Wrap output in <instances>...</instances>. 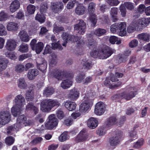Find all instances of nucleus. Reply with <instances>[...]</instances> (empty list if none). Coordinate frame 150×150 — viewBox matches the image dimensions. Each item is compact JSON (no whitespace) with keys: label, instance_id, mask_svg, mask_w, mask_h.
Instances as JSON below:
<instances>
[{"label":"nucleus","instance_id":"nucleus-1","mask_svg":"<svg viewBox=\"0 0 150 150\" xmlns=\"http://www.w3.org/2000/svg\"><path fill=\"white\" fill-rule=\"evenodd\" d=\"M114 52L112 48L105 45L102 46L97 50H93L91 52V56L94 58L99 57L103 59L110 57Z\"/></svg>","mask_w":150,"mask_h":150},{"label":"nucleus","instance_id":"nucleus-2","mask_svg":"<svg viewBox=\"0 0 150 150\" xmlns=\"http://www.w3.org/2000/svg\"><path fill=\"white\" fill-rule=\"evenodd\" d=\"M60 105V103L57 100L45 99L42 101L40 103V110L43 112H48L54 107H57Z\"/></svg>","mask_w":150,"mask_h":150},{"label":"nucleus","instance_id":"nucleus-3","mask_svg":"<svg viewBox=\"0 0 150 150\" xmlns=\"http://www.w3.org/2000/svg\"><path fill=\"white\" fill-rule=\"evenodd\" d=\"M110 30L113 33L117 32L118 34L120 36H125L127 33L126 23H115L111 26Z\"/></svg>","mask_w":150,"mask_h":150},{"label":"nucleus","instance_id":"nucleus-4","mask_svg":"<svg viewBox=\"0 0 150 150\" xmlns=\"http://www.w3.org/2000/svg\"><path fill=\"white\" fill-rule=\"evenodd\" d=\"M62 37L64 41L76 42L77 45L78 47L82 46L84 44L83 40L79 37L69 35L67 32L63 33Z\"/></svg>","mask_w":150,"mask_h":150},{"label":"nucleus","instance_id":"nucleus-5","mask_svg":"<svg viewBox=\"0 0 150 150\" xmlns=\"http://www.w3.org/2000/svg\"><path fill=\"white\" fill-rule=\"evenodd\" d=\"M137 91L134 90V87H130L127 88L126 90L119 94V96L128 100L135 96L137 94Z\"/></svg>","mask_w":150,"mask_h":150},{"label":"nucleus","instance_id":"nucleus-6","mask_svg":"<svg viewBox=\"0 0 150 150\" xmlns=\"http://www.w3.org/2000/svg\"><path fill=\"white\" fill-rule=\"evenodd\" d=\"M49 120L45 125L46 129L51 130L56 127L58 124V120L54 114H51L49 116Z\"/></svg>","mask_w":150,"mask_h":150},{"label":"nucleus","instance_id":"nucleus-7","mask_svg":"<svg viewBox=\"0 0 150 150\" xmlns=\"http://www.w3.org/2000/svg\"><path fill=\"white\" fill-rule=\"evenodd\" d=\"M78 21V23L74 25V30L76 31L80 35H83L86 31V24L82 20Z\"/></svg>","mask_w":150,"mask_h":150},{"label":"nucleus","instance_id":"nucleus-8","mask_svg":"<svg viewBox=\"0 0 150 150\" xmlns=\"http://www.w3.org/2000/svg\"><path fill=\"white\" fill-rule=\"evenodd\" d=\"M117 131L115 136L111 137L110 138L109 143L112 146H114L118 144L122 137V134L120 131Z\"/></svg>","mask_w":150,"mask_h":150},{"label":"nucleus","instance_id":"nucleus-9","mask_svg":"<svg viewBox=\"0 0 150 150\" xmlns=\"http://www.w3.org/2000/svg\"><path fill=\"white\" fill-rule=\"evenodd\" d=\"M37 68L41 71H44L47 69V64L46 61L43 58H39L36 60Z\"/></svg>","mask_w":150,"mask_h":150},{"label":"nucleus","instance_id":"nucleus-10","mask_svg":"<svg viewBox=\"0 0 150 150\" xmlns=\"http://www.w3.org/2000/svg\"><path fill=\"white\" fill-rule=\"evenodd\" d=\"M51 8L52 10L55 13H58L64 8V5L61 1L51 2Z\"/></svg>","mask_w":150,"mask_h":150},{"label":"nucleus","instance_id":"nucleus-11","mask_svg":"<svg viewBox=\"0 0 150 150\" xmlns=\"http://www.w3.org/2000/svg\"><path fill=\"white\" fill-rule=\"evenodd\" d=\"M29 87V88L30 89L27 91L25 94V99L28 101L33 100L34 96V88L35 87L34 85L33 84H30Z\"/></svg>","mask_w":150,"mask_h":150},{"label":"nucleus","instance_id":"nucleus-12","mask_svg":"<svg viewBox=\"0 0 150 150\" xmlns=\"http://www.w3.org/2000/svg\"><path fill=\"white\" fill-rule=\"evenodd\" d=\"M105 109V107L103 103L99 102L96 104L95 107L94 112L96 115H101L104 113Z\"/></svg>","mask_w":150,"mask_h":150},{"label":"nucleus","instance_id":"nucleus-13","mask_svg":"<svg viewBox=\"0 0 150 150\" xmlns=\"http://www.w3.org/2000/svg\"><path fill=\"white\" fill-rule=\"evenodd\" d=\"M10 116L9 112L4 111L0 112V124L5 125L9 121V117Z\"/></svg>","mask_w":150,"mask_h":150},{"label":"nucleus","instance_id":"nucleus-14","mask_svg":"<svg viewBox=\"0 0 150 150\" xmlns=\"http://www.w3.org/2000/svg\"><path fill=\"white\" fill-rule=\"evenodd\" d=\"M135 21L136 22H134V23H137L138 27H144L146 26L149 23L150 18H142L139 19L138 20Z\"/></svg>","mask_w":150,"mask_h":150},{"label":"nucleus","instance_id":"nucleus-15","mask_svg":"<svg viewBox=\"0 0 150 150\" xmlns=\"http://www.w3.org/2000/svg\"><path fill=\"white\" fill-rule=\"evenodd\" d=\"M64 70L57 69L55 70L52 73L53 76L54 78L58 80H62L64 78Z\"/></svg>","mask_w":150,"mask_h":150},{"label":"nucleus","instance_id":"nucleus-16","mask_svg":"<svg viewBox=\"0 0 150 150\" xmlns=\"http://www.w3.org/2000/svg\"><path fill=\"white\" fill-rule=\"evenodd\" d=\"M79 96V93L77 89L74 88L71 89L68 95V98L71 100L74 101L76 100Z\"/></svg>","mask_w":150,"mask_h":150},{"label":"nucleus","instance_id":"nucleus-17","mask_svg":"<svg viewBox=\"0 0 150 150\" xmlns=\"http://www.w3.org/2000/svg\"><path fill=\"white\" fill-rule=\"evenodd\" d=\"M87 136L86 130H82L75 138V140L78 142L85 141L87 138Z\"/></svg>","mask_w":150,"mask_h":150},{"label":"nucleus","instance_id":"nucleus-18","mask_svg":"<svg viewBox=\"0 0 150 150\" xmlns=\"http://www.w3.org/2000/svg\"><path fill=\"white\" fill-rule=\"evenodd\" d=\"M24 101L25 99L24 97L21 95L17 96L14 100L15 105L21 108L23 105Z\"/></svg>","mask_w":150,"mask_h":150},{"label":"nucleus","instance_id":"nucleus-19","mask_svg":"<svg viewBox=\"0 0 150 150\" xmlns=\"http://www.w3.org/2000/svg\"><path fill=\"white\" fill-rule=\"evenodd\" d=\"M63 105L70 111L74 110L76 106V104L75 102L69 101L68 100L64 101L63 104Z\"/></svg>","mask_w":150,"mask_h":150},{"label":"nucleus","instance_id":"nucleus-20","mask_svg":"<svg viewBox=\"0 0 150 150\" xmlns=\"http://www.w3.org/2000/svg\"><path fill=\"white\" fill-rule=\"evenodd\" d=\"M93 34L91 33L88 34L87 36V40L86 41V44L88 45L89 48H91V47H94L95 46L96 42L93 39Z\"/></svg>","mask_w":150,"mask_h":150},{"label":"nucleus","instance_id":"nucleus-21","mask_svg":"<svg viewBox=\"0 0 150 150\" xmlns=\"http://www.w3.org/2000/svg\"><path fill=\"white\" fill-rule=\"evenodd\" d=\"M16 45V42L14 40H10L7 42L5 47L7 50L11 51L15 50Z\"/></svg>","mask_w":150,"mask_h":150},{"label":"nucleus","instance_id":"nucleus-22","mask_svg":"<svg viewBox=\"0 0 150 150\" xmlns=\"http://www.w3.org/2000/svg\"><path fill=\"white\" fill-rule=\"evenodd\" d=\"M98 125L97 120L95 118L91 117L88 121L87 125L88 127L91 129H94L97 127Z\"/></svg>","mask_w":150,"mask_h":150},{"label":"nucleus","instance_id":"nucleus-23","mask_svg":"<svg viewBox=\"0 0 150 150\" xmlns=\"http://www.w3.org/2000/svg\"><path fill=\"white\" fill-rule=\"evenodd\" d=\"M117 123V119L115 116H111L108 118L106 122V127H110Z\"/></svg>","mask_w":150,"mask_h":150},{"label":"nucleus","instance_id":"nucleus-24","mask_svg":"<svg viewBox=\"0 0 150 150\" xmlns=\"http://www.w3.org/2000/svg\"><path fill=\"white\" fill-rule=\"evenodd\" d=\"M90 103L88 100H85L80 106L79 110L80 112H83L87 111L90 107Z\"/></svg>","mask_w":150,"mask_h":150},{"label":"nucleus","instance_id":"nucleus-25","mask_svg":"<svg viewBox=\"0 0 150 150\" xmlns=\"http://www.w3.org/2000/svg\"><path fill=\"white\" fill-rule=\"evenodd\" d=\"M20 3L18 1L15 0L13 1L10 6V11L12 13H14L20 7Z\"/></svg>","mask_w":150,"mask_h":150},{"label":"nucleus","instance_id":"nucleus-26","mask_svg":"<svg viewBox=\"0 0 150 150\" xmlns=\"http://www.w3.org/2000/svg\"><path fill=\"white\" fill-rule=\"evenodd\" d=\"M54 89L52 87L48 86L45 87L44 90L43 94L45 96L49 97L54 92Z\"/></svg>","mask_w":150,"mask_h":150},{"label":"nucleus","instance_id":"nucleus-27","mask_svg":"<svg viewBox=\"0 0 150 150\" xmlns=\"http://www.w3.org/2000/svg\"><path fill=\"white\" fill-rule=\"evenodd\" d=\"M39 73L38 70L36 69H32L29 70L28 71V77L30 80H33L37 76Z\"/></svg>","mask_w":150,"mask_h":150},{"label":"nucleus","instance_id":"nucleus-28","mask_svg":"<svg viewBox=\"0 0 150 150\" xmlns=\"http://www.w3.org/2000/svg\"><path fill=\"white\" fill-rule=\"evenodd\" d=\"M139 39L143 42H149L150 39V35L146 33H143L139 34L138 35Z\"/></svg>","mask_w":150,"mask_h":150},{"label":"nucleus","instance_id":"nucleus-29","mask_svg":"<svg viewBox=\"0 0 150 150\" xmlns=\"http://www.w3.org/2000/svg\"><path fill=\"white\" fill-rule=\"evenodd\" d=\"M19 35L22 41L27 42L29 40V37L25 31L23 30L21 31Z\"/></svg>","mask_w":150,"mask_h":150},{"label":"nucleus","instance_id":"nucleus-30","mask_svg":"<svg viewBox=\"0 0 150 150\" xmlns=\"http://www.w3.org/2000/svg\"><path fill=\"white\" fill-rule=\"evenodd\" d=\"M27 118L24 115L19 116L17 120V125H23L26 123Z\"/></svg>","mask_w":150,"mask_h":150},{"label":"nucleus","instance_id":"nucleus-31","mask_svg":"<svg viewBox=\"0 0 150 150\" xmlns=\"http://www.w3.org/2000/svg\"><path fill=\"white\" fill-rule=\"evenodd\" d=\"M18 28V24L14 22L8 23L7 26V28L9 31H16Z\"/></svg>","mask_w":150,"mask_h":150},{"label":"nucleus","instance_id":"nucleus-32","mask_svg":"<svg viewBox=\"0 0 150 150\" xmlns=\"http://www.w3.org/2000/svg\"><path fill=\"white\" fill-rule=\"evenodd\" d=\"M8 63V60L5 58H0V72L5 70Z\"/></svg>","mask_w":150,"mask_h":150},{"label":"nucleus","instance_id":"nucleus-33","mask_svg":"<svg viewBox=\"0 0 150 150\" xmlns=\"http://www.w3.org/2000/svg\"><path fill=\"white\" fill-rule=\"evenodd\" d=\"M73 81L69 79L64 80L61 83V87L64 89H66L69 88L72 84Z\"/></svg>","mask_w":150,"mask_h":150},{"label":"nucleus","instance_id":"nucleus-34","mask_svg":"<svg viewBox=\"0 0 150 150\" xmlns=\"http://www.w3.org/2000/svg\"><path fill=\"white\" fill-rule=\"evenodd\" d=\"M21 108H19V107H17L15 105L11 109V113L14 117H17L21 114Z\"/></svg>","mask_w":150,"mask_h":150},{"label":"nucleus","instance_id":"nucleus-35","mask_svg":"<svg viewBox=\"0 0 150 150\" xmlns=\"http://www.w3.org/2000/svg\"><path fill=\"white\" fill-rule=\"evenodd\" d=\"M44 47V44L42 42H38L32 50H35L36 53L39 54L42 50Z\"/></svg>","mask_w":150,"mask_h":150},{"label":"nucleus","instance_id":"nucleus-36","mask_svg":"<svg viewBox=\"0 0 150 150\" xmlns=\"http://www.w3.org/2000/svg\"><path fill=\"white\" fill-rule=\"evenodd\" d=\"M35 19L40 23H43L45 21V17L44 14L38 12L35 16Z\"/></svg>","mask_w":150,"mask_h":150},{"label":"nucleus","instance_id":"nucleus-37","mask_svg":"<svg viewBox=\"0 0 150 150\" xmlns=\"http://www.w3.org/2000/svg\"><path fill=\"white\" fill-rule=\"evenodd\" d=\"M136 22L135 21H133L130 25L127 28V31L128 33H131L134 32L136 30L137 27H139L137 23H134Z\"/></svg>","mask_w":150,"mask_h":150},{"label":"nucleus","instance_id":"nucleus-38","mask_svg":"<svg viewBox=\"0 0 150 150\" xmlns=\"http://www.w3.org/2000/svg\"><path fill=\"white\" fill-rule=\"evenodd\" d=\"M18 87L21 89H25L27 87V84L24 78H20L18 80Z\"/></svg>","mask_w":150,"mask_h":150},{"label":"nucleus","instance_id":"nucleus-39","mask_svg":"<svg viewBox=\"0 0 150 150\" xmlns=\"http://www.w3.org/2000/svg\"><path fill=\"white\" fill-rule=\"evenodd\" d=\"M85 10V7L82 5L79 4L76 8L75 11L76 13L81 15L84 13Z\"/></svg>","mask_w":150,"mask_h":150},{"label":"nucleus","instance_id":"nucleus-40","mask_svg":"<svg viewBox=\"0 0 150 150\" xmlns=\"http://www.w3.org/2000/svg\"><path fill=\"white\" fill-rule=\"evenodd\" d=\"M106 32V31L105 29L101 28H98L95 30L94 33L96 35L100 37L103 35Z\"/></svg>","mask_w":150,"mask_h":150},{"label":"nucleus","instance_id":"nucleus-41","mask_svg":"<svg viewBox=\"0 0 150 150\" xmlns=\"http://www.w3.org/2000/svg\"><path fill=\"white\" fill-rule=\"evenodd\" d=\"M118 38L115 36H111L109 39V41L110 43L112 44H114L116 42L117 44H120L121 42V40H118Z\"/></svg>","mask_w":150,"mask_h":150},{"label":"nucleus","instance_id":"nucleus-42","mask_svg":"<svg viewBox=\"0 0 150 150\" xmlns=\"http://www.w3.org/2000/svg\"><path fill=\"white\" fill-rule=\"evenodd\" d=\"M144 142V140L141 138L134 144L133 147L134 149H139L142 146Z\"/></svg>","mask_w":150,"mask_h":150},{"label":"nucleus","instance_id":"nucleus-43","mask_svg":"<svg viewBox=\"0 0 150 150\" xmlns=\"http://www.w3.org/2000/svg\"><path fill=\"white\" fill-rule=\"evenodd\" d=\"M19 48V51L22 53L26 52L28 51V45L25 43L21 44Z\"/></svg>","mask_w":150,"mask_h":150},{"label":"nucleus","instance_id":"nucleus-44","mask_svg":"<svg viewBox=\"0 0 150 150\" xmlns=\"http://www.w3.org/2000/svg\"><path fill=\"white\" fill-rule=\"evenodd\" d=\"M96 4L93 2H91L88 6V11L89 14H92L95 11Z\"/></svg>","mask_w":150,"mask_h":150},{"label":"nucleus","instance_id":"nucleus-45","mask_svg":"<svg viewBox=\"0 0 150 150\" xmlns=\"http://www.w3.org/2000/svg\"><path fill=\"white\" fill-rule=\"evenodd\" d=\"M48 8V6L47 3H42L40 5V12L43 13L46 12Z\"/></svg>","mask_w":150,"mask_h":150},{"label":"nucleus","instance_id":"nucleus-46","mask_svg":"<svg viewBox=\"0 0 150 150\" xmlns=\"http://www.w3.org/2000/svg\"><path fill=\"white\" fill-rule=\"evenodd\" d=\"M15 71L18 73H21L25 69L24 66L21 64H18L16 65L15 68Z\"/></svg>","mask_w":150,"mask_h":150},{"label":"nucleus","instance_id":"nucleus-47","mask_svg":"<svg viewBox=\"0 0 150 150\" xmlns=\"http://www.w3.org/2000/svg\"><path fill=\"white\" fill-rule=\"evenodd\" d=\"M85 77V74H80L76 77V80L78 83L83 82V81Z\"/></svg>","mask_w":150,"mask_h":150},{"label":"nucleus","instance_id":"nucleus-48","mask_svg":"<svg viewBox=\"0 0 150 150\" xmlns=\"http://www.w3.org/2000/svg\"><path fill=\"white\" fill-rule=\"evenodd\" d=\"M15 139L11 136H9L7 137L6 139L5 142L8 145H12L14 142Z\"/></svg>","mask_w":150,"mask_h":150},{"label":"nucleus","instance_id":"nucleus-49","mask_svg":"<svg viewBox=\"0 0 150 150\" xmlns=\"http://www.w3.org/2000/svg\"><path fill=\"white\" fill-rule=\"evenodd\" d=\"M74 74L72 71H66L64 70V78H72L74 77Z\"/></svg>","mask_w":150,"mask_h":150},{"label":"nucleus","instance_id":"nucleus-50","mask_svg":"<svg viewBox=\"0 0 150 150\" xmlns=\"http://www.w3.org/2000/svg\"><path fill=\"white\" fill-rule=\"evenodd\" d=\"M125 8L128 10L132 11L134 9V7L132 3L128 2H124L123 3Z\"/></svg>","mask_w":150,"mask_h":150},{"label":"nucleus","instance_id":"nucleus-51","mask_svg":"<svg viewBox=\"0 0 150 150\" xmlns=\"http://www.w3.org/2000/svg\"><path fill=\"white\" fill-rule=\"evenodd\" d=\"M27 11L29 13L33 14L35 11V7L33 5L29 4L27 7Z\"/></svg>","mask_w":150,"mask_h":150},{"label":"nucleus","instance_id":"nucleus-52","mask_svg":"<svg viewBox=\"0 0 150 150\" xmlns=\"http://www.w3.org/2000/svg\"><path fill=\"white\" fill-rule=\"evenodd\" d=\"M67 133L66 132H64L62 133L59 137V140L60 141L63 142L67 140Z\"/></svg>","mask_w":150,"mask_h":150},{"label":"nucleus","instance_id":"nucleus-53","mask_svg":"<svg viewBox=\"0 0 150 150\" xmlns=\"http://www.w3.org/2000/svg\"><path fill=\"white\" fill-rule=\"evenodd\" d=\"M120 10L122 16L123 17L125 16L126 13V8L123 4H121L120 6Z\"/></svg>","mask_w":150,"mask_h":150},{"label":"nucleus","instance_id":"nucleus-54","mask_svg":"<svg viewBox=\"0 0 150 150\" xmlns=\"http://www.w3.org/2000/svg\"><path fill=\"white\" fill-rule=\"evenodd\" d=\"M76 0H70L68 2L66 7L67 9H72L74 7L76 3Z\"/></svg>","mask_w":150,"mask_h":150},{"label":"nucleus","instance_id":"nucleus-55","mask_svg":"<svg viewBox=\"0 0 150 150\" xmlns=\"http://www.w3.org/2000/svg\"><path fill=\"white\" fill-rule=\"evenodd\" d=\"M82 64L84 69H90L92 67L91 64L87 61H85L84 60H82Z\"/></svg>","mask_w":150,"mask_h":150},{"label":"nucleus","instance_id":"nucleus-56","mask_svg":"<svg viewBox=\"0 0 150 150\" xmlns=\"http://www.w3.org/2000/svg\"><path fill=\"white\" fill-rule=\"evenodd\" d=\"M138 126L136 125L134 126L133 128V130L130 131L129 132V137H136L137 131L136 130V129L138 128Z\"/></svg>","mask_w":150,"mask_h":150},{"label":"nucleus","instance_id":"nucleus-57","mask_svg":"<svg viewBox=\"0 0 150 150\" xmlns=\"http://www.w3.org/2000/svg\"><path fill=\"white\" fill-rule=\"evenodd\" d=\"M106 133V130L103 127H100L97 130V133L99 136L104 135Z\"/></svg>","mask_w":150,"mask_h":150},{"label":"nucleus","instance_id":"nucleus-58","mask_svg":"<svg viewBox=\"0 0 150 150\" xmlns=\"http://www.w3.org/2000/svg\"><path fill=\"white\" fill-rule=\"evenodd\" d=\"M52 48L53 50L58 49L62 50V47L61 45L59 43V41L56 43H52Z\"/></svg>","mask_w":150,"mask_h":150},{"label":"nucleus","instance_id":"nucleus-59","mask_svg":"<svg viewBox=\"0 0 150 150\" xmlns=\"http://www.w3.org/2000/svg\"><path fill=\"white\" fill-rule=\"evenodd\" d=\"M7 34L6 29L4 26L2 24H0V35H5Z\"/></svg>","mask_w":150,"mask_h":150},{"label":"nucleus","instance_id":"nucleus-60","mask_svg":"<svg viewBox=\"0 0 150 150\" xmlns=\"http://www.w3.org/2000/svg\"><path fill=\"white\" fill-rule=\"evenodd\" d=\"M102 23L104 24L108 23L109 22V19L108 15H104L100 18Z\"/></svg>","mask_w":150,"mask_h":150},{"label":"nucleus","instance_id":"nucleus-61","mask_svg":"<svg viewBox=\"0 0 150 150\" xmlns=\"http://www.w3.org/2000/svg\"><path fill=\"white\" fill-rule=\"evenodd\" d=\"M107 2L112 6H116L120 3V1L117 0H107Z\"/></svg>","mask_w":150,"mask_h":150},{"label":"nucleus","instance_id":"nucleus-62","mask_svg":"<svg viewBox=\"0 0 150 150\" xmlns=\"http://www.w3.org/2000/svg\"><path fill=\"white\" fill-rule=\"evenodd\" d=\"M110 77H107L103 82V84L104 86H108L110 88V86H112Z\"/></svg>","mask_w":150,"mask_h":150},{"label":"nucleus","instance_id":"nucleus-63","mask_svg":"<svg viewBox=\"0 0 150 150\" xmlns=\"http://www.w3.org/2000/svg\"><path fill=\"white\" fill-rule=\"evenodd\" d=\"M32 54L29 53L25 54L20 55L19 57V59L20 61H22L28 58L31 57Z\"/></svg>","mask_w":150,"mask_h":150},{"label":"nucleus","instance_id":"nucleus-64","mask_svg":"<svg viewBox=\"0 0 150 150\" xmlns=\"http://www.w3.org/2000/svg\"><path fill=\"white\" fill-rule=\"evenodd\" d=\"M35 106L34 103L30 102L26 106L25 110L27 111H32Z\"/></svg>","mask_w":150,"mask_h":150}]
</instances>
